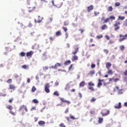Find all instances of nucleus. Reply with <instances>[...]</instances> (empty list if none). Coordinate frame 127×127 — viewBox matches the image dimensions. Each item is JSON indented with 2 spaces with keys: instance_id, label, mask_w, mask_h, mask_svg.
<instances>
[{
  "instance_id": "nucleus-34",
  "label": "nucleus",
  "mask_w": 127,
  "mask_h": 127,
  "mask_svg": "<svg viewBox=\"0 0 127 127\" xmlns=\"http://www.w3.org/2000/svg\"><path fill=\"white\" fill-rule=\"evenodd\" d=\"M120 5H121V3L119 2H117L115 3V7H117V6H120Z\"/></svg>"
},
{
  "instance_id": "nucleus-48",
  "label": "nucleus",
  "mask_w": 127,
  "mask_h": 127,
  "mask_svg": "<svg viewBox=\"0 0 127 127\" xmlns=\"http://www.w3.org/2000/svg\"><path fill=\"white\" fill-rule=\"evenodd\" d=\"M59 127H66V126L65 125H64V124H63V123H61V124H60Z\"/></svg>"
},
{
  "instance_id": "nucleus-29",
  "label": "nucleus",
  "mask_w": 127,
  "mask_h": 127,
  "mask_svg": "<svg viewBox=\"0 0 127 127\" xmlns=\"http://www.w3.org/2000/svg\"><path fill=\"white\" fill-rule=\"evenodd\" d=\"M53 95H54V96H57V97H59L60 94H59V92L56 91L55 92H54Z\"/></svg>"
},
{
  "instance_id": "nucleus-32",
  "label": "nucleus",
  "mask_w": 127,
  "mask_h": 127,
  "mask_svg": "<svg viewBox=\"0 0 127 127\" xmlns=\"http://www.w3.org/2000/svg\"><path fill=\"white\" fill-rule=\"evenodd\" d=\"M120 49L121 51H124V50H125V46L124 45L120 46Z\"/></svg>"
},
{
  "instance_id": "nucleus-61",
  "label": "nucleus",
  "mask_w": 127,
  "mask_h": 127,
  "mask_svg": "<svg viewBox=\"0 0 127 127\" xmlns=\"http://www.w3.org/2000/svg\"><path fill=\"white\" fill-rule=\"evenodd\" d=\"M50 40L51 41H53V40H54V38L52 37H50Z\"/></svg>"
},
{
  "instance_id": "nucleus-21",
  "label": "nucleus",
  "mask_w": 127,
  "mask_h": 127,
  "mask_svg": "<svg viewBox=\"0 0 127 127\" xmlns=\"http://www.w3.org/2000/svg\"><path fill=\"white\" fill-rule=\"evenodd\" d=\"M107 28H108V26H107L106 24L103 25L101 27V29L102 30H105V29H107Z\"/></svg>"
},
{
  "instance_id": "nucleus-13",
  "label": "nucleus",
  "mask_w": 127,
  "mask_h": 127,
  "mask_svg": "<svg viewBox=\"0 0 127 127\" xmlns=\"http://www.w3.org/2000/svg\"><path fill=\"white\" fill-rule=\"evenodd\" d=\"M98 83L97 84V88H100V87H101V86H102L103 85V83H102V82H104V79H98Z\"/></svg>"
},
{
  "instance_id": "nucleus-22",
  "label": "nucleus",
  "mask_w": 127,
  "mask_h": 127,
  "mask_svg": "<svg viewBox=\"0 0 127 127\" xmlns=\"http://www.w3.org/2000/svg\"><path fill=\"white\" fill-rule=\"evenodd\" d=\"M113 10H114V8L112 6H110L107 8V11L108 12H112Z\"/></svg>"
},
{
  "instance_id": "nucleus-38",
  "label": "nucleus",
  "mask_w": 127,
  "mask_h": 127,
  "mask_svg": "<svg viewBox=\"0 0 127 127\" xmlns=\"http://www.w3.org/2000/svg\"><path fill=\"white\" fill-rule=\"evenodd\" d=\"M103 35H98L96 36V38L97 39H101V38H103Z\"/></svg>"
},
{
  "instance_id": "nucleus-46",
  "label": "nucleus",
  "mask_w": 127,
  "mask_h": 127,
  "mask_svg": "<svg viewBox=\"0 0 127 127\" xmlns=\"http://www.w3.org/2000/svg\"><path fill=\"white\" fill-rule=\"evenodd\" d=\"M105 37L106 38L107 40H110V36L109 35H106Z\"/></svg>"
},
{
  "instance_id": "nucleus-16",
  "label": "nucleus",
  "mask_w": 127,
  "mask_h": 127,
  "mask_svg": "<svg viewBox=\"0 0 127 127\" xmlns=\"http://www.w3.org/2000/svg\"><path fill=\"white\" fill-rule=\"evenodd\" d=\"M114 108L115 109H121L122 108V103L119 102L118 104H116Z\"/></svg>"
},
{
  "instance_id": "nucleus-3",
  "label": "nucleus",
  "mask_w": 127,
  "mask_h": 127,
  "mask_svg": "<svg viewBox=\"0 0 127 127\" xmlns=\"http://www.w3.org/2000/svg\"><path fill=\"white\" fill-rule=\"evenodd\" d=\"M120 39H119V42H123L124 40H127V34H126L125 35L122 34L119 35Z\"/></svg>"
},
{
  "instance_id": "nucleus-11",
  "label": "nucleus",
  "mask_w": 127,
  "mask_h": 127,
  "mask_svg": "<svg viewBox=\"0 0 127 127\" xmlns=\"http://www.w3.org/2000/svg\"><path fill=\"white\" fill-rule=\"evenodd\" d=\"M43 20V18L40 17V16H38V20H37L36 19H35V23H40Z\"/></svg>"
},
{
  "instance_id": "nucleus-4",
  "label": "nucleus",
  "mask_w": 127,
  "mask_h": 127,
  "mask_svg": "<svg viewBox=\"0 0 127 127\" xmlns=\"http://www.w3.org/2000/svg\"><path fill=\"white\" fill-rule=\"evenodd\" d=\"M110 110H107V109H104L102 110L101 114L102 117H106L108 115H110Z\"/></svg>"
},
{
  "instance_id": "nucleus-6",
  "label": "nucleus",
  "mask_w": 127,
  "mask_h": 127,
  "mask_svg": "<svg viewBox=\"0 0 127 127\" xmlns=\"http://www.w3.org/2000/svg\"><path fill=\"white\" fill-rule=\"evenodd\" d=\"M120 25H121V22L119 21H115V23L114 24V26L115 27L114 29L115 31H117V30H119V29H120Z\"/></svg>"
},
{
  "instance_id": "nucleus-26",
  "label": "nucleus",
  "mask_w": 127,
  "mask_h": 127,
  "mask_svg": "<svg viewBox=\"0 0 127 127\" xmlns=\"http://www.w3.org/2000/svg\"><path fill=\"white\" fill-rule=\"evenodd\" d=\"M126 18L125 16H119L118 19V20H124Z\"/></svg>"
},
{
  "instance_id": "nucleus-51",
  "label": "nucleus",
  "mask_w": 127,
  "mask_h": 127,
  "mask_svg": "<svg viewBox=\"0 0 127 127\" xmlns=\"http://www.w3.org/2000/svg\"><path fill=\"white\" fill-rule=\"evenodd\" d=\"M70 118L72 120H77V119L75 118V117L72 115H70Z\"/></svg>"
},
{
  "instance_id": "nucleus-14",
  "label": "nucleus",
  "mask_w": 127,
  "mask_h": 127,
  "mask_svg": "<svg viewBox=\"0 0 127 127\" xmlns=\"http://www.w3.org/2000/svg\"><path fill=\"white\" fill-rule=\"evenodd\" d=\"M87 12H90L91 10H93V9H94V6L93 5H91L90 6L87 7Z\"/></svg>"
},
{
  "instance_id": "nucleus-2",
  "label": "nucleus",
  "mask_w": 127,
  "mask_h": 127,
  "mask_svg": "<svg viewBox=\"0 0 127 127\" xmlns=\"http://www.w3.org/2000/svg\"><path fill=\"white\" fill-rule=\"evenodd\" d=\"M78 51H79V48H76L75 49V51L72 53V54L74 55L71 58L72 62H74V61H77V60H78V56H76V54L78 53Z\"/></svg>"
},
{
  "instance_id": "nucleus-41",
  "label": "nucleus",
  "mask_w": 127,
  "mask_h": 127,
  "mask_svg": "<svg viewBox=\"0 0 127 127\" xmlns=\"http://www.w3.org/2000/svg\"><path fill=\"white\" fill-rule=\"evenodd\" d=\"M95 74V70H91L88 73V75H94Z\"/></svg>"
},
{
  "instance_id": "nucleus-18",
  "label": "nucleus",
  "mask_w": 127,
  "mask_h": 127,
  "mask_svg": "<svg viewBox=\"0 0 127 127\" xmlns=\"http://www.w3.org/2000/svg\"><path fill=\"white\" fill-rule=\"evenodd\" d=\"M45 124H46V123H45L44 121H40L38 122V125H40V127H43Z\"/></svg>"
},
{
  "instance_id": "nucleus-25",
  "label": "nucleus",
  "mask_w": 127,
  "mask_h": 127,
  "mask_svg": "<svg viewBox=\"0 0 127 127\" xmlns=\"http://www.w3.org/2000/svg\"><path fill=\"white\" fill-rule=\"evenodd\" d=\"M56 36H60L62 35V33H61V31H58L56 33Z\"/></svg>"
},
{
  "instance_id": "nucleus-15",
  "label": "nucleus",
  "mask_w": 127,
  "mask_h": 127,
  "mask_svg": "<svg viewBox=\"0 0 127 127\" xmlns=\"http://www.w3.org/2000/svg\"><path fill=\"white\" fill-rule=\"evenodd\" d=\"M32 55H33V52L32 51H31L26 53L27 57H31Z\"/></svg>"
},
{
  "instance_id": "nucleus-24",
  "label": "nucleus",
  "mask_w": 127,
  "mask_h": 127,
  "mask_svg": "<svg viewBox=\"0 0 127 127\" xmlns=\"http://www.w3.org/2000/svg\"><path fill=\"white\" fill-rule=\"evenodd\" d=\"M107 74L108 75H113V74H114V71H113V70H112V69H108V71H107Z\"/></svg>"
},
{
  "instance_id": "nucleus-1",
  "label": "nucleus",
  "mask_w": 127,
  "mask_h": 127,
  "mask_svg": "<svg viewBox=\"0 0 127 127\" xmlns=\"http://www.w3.org/2000/svg\"><path fill=\"white\" fill-rule=\"evenodd\" d=\"M19 112H20V113L22 114V115L23 116L25 113H27V112H28L27 107L24 105H21L19 109Z\"/></svg>"
},
{
  "instance_id": "nucleus-31",
  "label": "nucleus",
  "mask_w": 127,
  "mask_h": 127,
  "mask_svg": "<svg viewBox=\"0 0 127 127\" xmlns=\"http://www.w3.org/2000/svg\"><path fill=\"white\" fill-rule=\"evenodd\" d=\"M123 26L124 27H127V19L124 22Z\"/></svg>"
},
{
  "instance_id": "nucleus-63",
  "label": "nucleus",
  "mask_w": 127,
  "mask_h": 127,
  "mask_svg": "<svg viewBox=\"0 0 127 127\" xmlns=\"http://www.w3.org/2000/svg\"><path fill=\"white\" fill-rule=\"evenodd\" d=\"M28 27H32V24L31 23H30L28 25Z\"/></svg>"
},
{
  "instance_id": "nucleus-58",
  "label": "nucleus",
  "mask_w": 127,
  "mask_h": 127,
  "mask_svg": "<svg viewBox=\"0 0 127 127\" xmlns=\"http://www.w3.org/2000/svg\"><path fill=\"white\" fill-rule=\"evenodd\" d=\"M113 43H114L113 41L110 40L109 42L108 43V44H113Z\"/></svg>"
},
{
  "instance_id": "nucleus-7",
  "label": "nucleus",
  "mask_w": 127,
  "mask_h": 127,
  "mask_svg": "<svg viewBox=\"0 0 127 127\" xmlns=\"http://www.w3.org/2000/svg\"><path fill=\"white\" fill-rule=\"evenodd\" d=\"M52 5L53 6H55L56 7H57L58 8H60L61 6H62V2H58L56 4L54 3V0H52Z\"/></svg>"
},
{
  "instance_id": "nucleus-10",
  "label": "nucleus",
  "mask_w": 127,
  "mask_h": 127,
  "mask_svg": "<svg viewBox=\"0 0 127 127\" xmlns=\"http://www.w3.org/2000/svg\"><path fill=\"white\" fill-rule=\"evenodd\" d=\"M60 100L61 101L62 103H66L67 105H70V104H71V102L67 101L65 100V99L62 97L60 98Z\"/></svg>"
},
{
  "instance_id": "nucleus-59",
  "label": "nucleus",
  "mask_w": 127,
  "mask_h": 127,
  "mask_svg": "<svg viewBox=\"0 0 127 127\" xmlns=\"http://www.w3.org/2000/svg\"><path fill=\"white\" fill-rule=\"evenodd\" d=\"M36 44H34L32 47V49H35V47H36Z\"/></svg>"
},
{
  "instance_id": "nucleus-45",
  "label": "nucleus",
  "mask_w": 127,
  "mask_h": 127,
  "mask_svg": "<svg viewBox=\"0 0 127 127\" xmlns=\"http://www.w3.org/2000/svg\"><path fill=\"white\" fill-rule=\"evenodd\" d=\"M96 100V99L94 97H93V98H92L91 99L90 102H91V103H93V102H95Z\"/></svg>"
},
{
  "instance_id": "nucleus-5",
  "label": "nucleus",
  "mask_w": 127,
  "mask_h": 127,
  "mask_svg": "<svg viewBox=\"0 0 127 127\" xmlns=\"http://www.w3.org/2000/svg\"><path fill=\"white\" fill-rule=\"evenodd\" d=\"M95 86V83L92 82H89L88 83V89L90 90V91H92V92H94L95 91V88H94V86Z\"/></svg>"
},
{
  "instance_id": "nucleus-49",
  "label": "nucleus",
  "mask_w": 127,
  "mask_h": 127,
  "mask_svg": "<svg viewBox=\"0 0 127 127\" xmlns=\"http://www.w3.org/2000/svg\"><path fill=\"white\" fill-rule=\"evenodd\" d=\"M22 68H23V69H26L27 68V65L24 64L22 66Z\"/></svg>"
},
{
  "instance_id": "nucleus-56",
  "label": "nucleus",
  "mask_w": 127,
  "mask_h": 127,
  "mask_svg": "<svg viewBox=\"0 0 127 127\" xmlns=\"http://www.w3.org/2000/svg\"><path fill=\"white\" fill-rule=\"evenodd\" d=\"M93 41H94V39L93 38H91L89 40V43H92V42H93Z\"/></svg>"
},
{
  "instance_id": "nucleus-33",
  "label": "nucleus",
  "mask_w": 127,
  "mask_h": 127,
  "mask_svg": "<svg viewBox=\"0 0 127 127\" xmlns=\"http://www.w3.org/2000/svg\"><path fill=\"white\" fill-rule=\"evenodd\" d=\"M6 83H8V84L12 83V79L11 78H9L6 81Z\"/></svg>"
},
{
  "instance_id": "nucleus-37",
  "label": "nucleus",
  "mask_w": 127,
  "mask_h": 127,
  "mask_svg": "<svg viewBox=\"0 0 127 127\" xmlns=\"http://www.w3.org/2000/svg\"><path fill=\"white\" fill-rule=\"evenodd\" d=\"M70 89V86L68 84H67L64 88L65 91H67V90H69Z\"/></svg>"
},
{
  "instance_id": "nucleus-8",
  "label": "nucleus",
  "mask_w": 127,
  "mask_h": 127,
  "mask_svg": "<svg viewBox=\"0 0 127 127\" xmlns=\"http://www.w3.org/2000/svg\"><path fill=\"white\" fill-rule=\"evenodd\" d=\"M50 84L49 83H47L45 85V91L46 93H50Z\"/></svg>"
},
{
  "instance_id": "nucleus-54",
  "label": "nucleus",
  "mask_w": 127,
  "mask_h": 127,
  "mask_svg": "<svg viewBox=\"0 0 127 127\" xmlns=\"http://www.w3.org/2000/svg\"><path fill=\"white\" fill-rule=\"evenodd\" d=\"M72 68H73V64H70V65L68 67L69 71H70V70H71V69H72Z\"/></svg>"
},
{
  "instance_id": "nucleus-42",
  "label": "nucleus",
  "mask_w": 127,
  "mask_h": 127,
  "mask_svg": "<svg viewBox=\"0 0 127 127\" xmlns=\"http://www.w3.org/2000/svg\"><path fill=\"white\" fill-rule=\"evenodd\" d=\"M110 19H112L113 20H115L116 19V17L115 16L111 15L109 17Z\"/></svg>"
},
{
  "instance_id": "nucleus-12",
  "label": "nucleus",
  "mask_w": 127,
  "mask_h": 127,
  "mask_svg": "<svg viewBox=\"0 0 127 127\" xmlns=\"http://www.w3.org/2000/svg\"><path fill=\"white\" fill-rule=\"evenodd\" d=\"M62 64L60 63H57L55 66L54 65H52L51 67L53 68V69H57L58 67H61Z\"/></svg>"
},
{
  "instance_id": "nucleus-55",
  "label": "nucleus",
  "mask_w": 127,
  "mask_h": 127,
  "mask_svg": "<svg viewBox=\"0 0 127 127\" xmlns=\"http://www.w3.org/2000/svg\"><path fill=\"white\" fill-rule=\"evenodd\" d=\"M68 22H67V21H65L64 23V25L65 26L68 25Z\"/></svg>"
},
{
  "instance_id": "nucleus-30",
  "label": "nucleus",
  "mask_w": 127,
  "mask_h": 127,
  "mask_svg": "<svg viewBox=\"0 0 127 127\" xmlns=\"http://www.w3.org/2000/svg\"><path fill=\"white\" fill-rule=\"evenodd\" d=\"M26 54L24 52H22L19 53V56H21V57H23L25 56Z\"/></svg>"
},
{
  "instance_id": "nucleus-39",
  "label": "nucleus",
  "mask_w": 127,
  "mask_h": 127,
  "mask_svg": "<svg viewBox=\"0 0 127 127\" xmlns=\"http://www.w3.org/2000/svg\"><path fill=\"white\" fill-rule=\"evenodd\" d=\"M110 20V18H107L106 19H105L103 22V23H107V22H109V21Z\"/></svg>"
},
{
  "instance_id": "nucleus-40",
  "label": "nucleus",
  "mask_w": 127,
  "mask_h": 127,
  "mask_svg": "<svg viewBox=\"0 0 127 127\" xmlns=\"http://www.w3.org/2000/svg\"><path fill=\"white\" fill-rule=\"evenodd\" d=\"M32 102L34 103V104H38L39 102L37 99H34L32 101Z\"/></svg>"
},
{
  "instance_id": "nucleus-36",
  "label": "nucleus",
  "mask_w": 127,
  "mask_h": 127,
  "mask_svg": "<svg viewBox=\"0 0 127 127\" xmlns=\"http://www.w3.org/2000/svg\"><path fill=\"white\" fill-rule=\"evenodd\" d=\"M62 29L64 30V32L67 33V31H68V29L66 27L63 26Z\"/></svg>"
},
{
  "instance_id": "nucleus-64",
  "label": "nucleus",
  "mask_w": 127,
  "mask_h": 127,
  "mask_svg": "<svg viewBox=\"0 0 127 127\" xmlns=\"http://www.w3.org/2000/svg\"><path fill=\"white\" fill-rule=\"evenodd\" d=\"M125 76H127V70H126L124 73Z\"/></svg>"
},
{
  "instance_id": "nucleus-19",
  "label": "nucleus",
  "mask_w": 127,
  "mask_h": 127,
  "mask_svg": "<svg viewBox=\"0 0 127 127\" xmlns=\"http://www.w3.org/2000/svg\"><path fill=\"white\" fill-rule=\"evenodd\" d=\"M15 86H14V85L13 84H10L9 85V89L10 90H13V91H14V90L15 89Z\"/></svg>"
},
{
  "instance_id": "nucleus-50",
  "label": "nucleus",
  "mask_w": 127,
  "mask_h": 127,
  "mask_svg": "<svg viewBox=\"0 0 127 127\" xmlns=\"http://www.w3.org/2000/svg\"><path fill=\"white\" fill-rule=\"evenodd\" d=\"M13 76H14V78H18V77H19L18 74H17V73L14 74Z\"/></svg>"
},
{
  "instance_id": "nucleus-27",
  "label": "nucleus",
  "mask_w": 127,
  "mask_h": 127,
  "mask_svg": "<svg viewBox=\"0 0 127 127\" xmlns=\"http://www.w3.org/2000/svg\"><path fill=\"white\" fill-rule=\"evenodd\" d=\"M85 86V81H81L79 84V87H84Z\"/></svg>"
},
{
  "instance_id": "nucleus-62",
  "label": "nucleus",
  "mask_w": 127,
  "mask_h": 127,
  "mask_svg": "<svg viewBox=\"0 0 127 127\" xmlns=\"http://www.w3.org/2000/svg\"><path fill=\"white\" fill-rule=\"evenodd\" d=\"M65 39H67V38H68V33H65Z\"/></svg>"
},
{
  "instance_id": "nucleus-52",
  "label": "nucleus",
  "mask_w": 127,
  "mask_h": 127,
  "mask_svg": "<svg viewBox=\"0 0 127 127\" xmlns=\"http://www.w3.org/2000/svg\"><path fill=\"white\" fill-rule=\"evenodd\" d=\"M100 14V12L94 11V15H95V16H97V15H98V14Z\"/></svg>"
},
{
  "instance_id": "nucleus-17",
  "label": "nucleus",
  "mask_w": 127,
  "mask_h": 127,
  "mask_svg": "<svg viewBox=\"0 0 127 127\" xmlns=\"http://www.w3.org/2000/svg\"><path fill=\"white\" fill-rule=\"evenodd\" d=\"M106 67L107 68V69H108V70L110 69V68H111V67H112V64H111V63L110 62H108L106 64Z\"/></svg>"
},
{
  "instance_id": "nucleus-9",
  "label": "nucleus",
  "mask_w": 127,
  "mask_h": 127,
  "mask_svg": "<svg viewBox=\"0 0 127 127\" xmlns=\"http://www.w3.org/2000/svg\"><path fill=\"white\" fill-rule=\"evenodd\" d=\"M6 108L8 109V110H10V111H9L10 114L12 115V116H15V114H16V112H13L11 111V110H12V109H13V107H12L11 106V105H9L8 106H7Z\"/></svg>"
},
{
  "instance_id": "nucleus-23",
  "label": "nucleus",
  "mask_w": 127,
  "mask_h": 127,
  "mask_svg": "<svg viewBox=\"0 0 127 127\" xmlns=\"http://www.w3.org/2000/svg\"><path fill=\"white\" fill-rule=\"evenodd\" d=\"M103 121H104V118H98V124H103Z\"/></svg>"
},
{
  "instance_id": "nucleus-57",
  "label": "nucleus",
  "mask_w": 127,
  "mask_h": 127,
  "mask_svg": "<svg viewBox=\"0 0 127 127\" xmlns=\"http://www.w3.org/2000/svg\"><path fill=\"white\" fill-rule=\"evenodd\" d=\"M91 67V68H94L96 67V65L95 64H92Z\"/></svg>"
},
{
  "instance_id": "nucleus-53",
  "label": "nucleus",
  "mask_w": 127,
  "mask_h": 127,
  "mask_svg": "<svg viewBox=\"0 0 127 127\" xmlns=\"http://www.w3.org/2000/svg\"><path fill=\"white\" fill-rule=\"evenodd\" d=\"M120 80V78H116L114 79V82H115V83H117V82H118V81Z\"/></svg>"
},
{
  "instance_id": "nucleus-35",
  "label": "nucleus",
  "mask_w": 127,
  "mask_h": 127,
  "mask_svg": "<svg viewBox=\"0 0 127 127\" xmlns=\"http://www.w3.org/2000/svg\"><path fill=\"white\" fill-rule=\"evenodd\" d=\"M49 69V67L48 66H44L43 67V71H47Z\"/></svg>"
},
{
  "instance_id": "nucleus-43",
  "label": "nucleus",
  "mask_w": 127,
  "mask_h": 127,
  "mask_svg": "<svg viewBox=\"0 0 127 127\" xmlns=\"http://www.w3.org/2000/svg\"><path fill=\"white\" fill-rule=\"evenodd\" d=\"M36 90V87H35V86H33L32 88V92H33V93H34V92H35Z\"/></svg>"
},
{
  "instance_id": "nucleus-28",
  "label": "nucleus",
  "mask_w": 127,
  "mask_h": 127,
  "mask_svg": "<svg viewBox=\"0 0 127 127\" xmlns=\"http://www.w3.org/2000/svg\"><path fill=\"white\" fill-rule=\"evenodd\" d=\"M69 64H71V61L68 60L64 63V65H69Z\"/></svg>"
},
{
  "instance_id": "nucleus-20",
  "label": "nucleus",
  "mask_w": 127,
  "mask_h": 127,
  "mask_svg": "<svg viewBox=\"0 0 127 127\" xmlns=\"http://www.w3.org/2000/svg\"><path fill=\"white\" fill-rule=\"evenodd\" d=\"M28 9V11L29 12H32V11H33L34 10V9H35V6L34 7H29Z\"/></svg>"
},
{
  "instance_id": "nucleus-44",
  "label": "nucleus",
  "mask_w": 127,
  "mask_h": 127,
  "mask_svg": "<svg viewBox=\"0 0 127 127\" xmlns=\"http://www.w3.org/2000/svg\"><path fill=\"white\" fill-rule=\"evenodd\" d=\"M104 53H105L106 54H109V50L107 49H104L103 50Z\"/></svg>"
},
{
  "instance_id": "nucleus-47",
  "label": "nucleus",
  "mask_w": 127,
  "mask_h": 127,
  "mask_svg": "<svg viewBox=\"0 0 127 127\" xmlns=\"http://www.w3.org/2000/svg\"><path fill=\"white\" fill-rule=\"evenodd\" d=\"M68 113H69V108H66L64 111L65 114H68Z\"/></svg>"
},
{
  "instance_id": "nucleus-60",
  "label": "nucleus",
  "mask_w": 127,
  "mask_h": 127,
  "mask_svg": "<svg viewBox=\"0 0 127 127\" xmlns=\"http://www.w3.org/2000/svg\"><path fill=\"white\" fill-rule=\"evenodd\" d=\"M13 101V98H12L11 99L9 100V103H12V101Z\"/></svg>"
}]
</instances>
